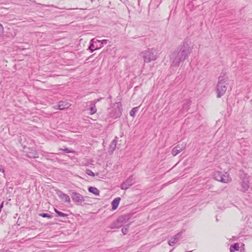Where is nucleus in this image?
I'll return each mask as SVG.
<instances>
[{
    "label": "nucleus",
    "instance_id": "f257e3e1",
    "mask_svg": "<svg viewBox=\"0 0 252 252\" xmlns=\"http://www.w3.org/2000/svg\"><path fill=\"white\" fill-rule=\"evenodd\" d=\"M191 51L192 49L189 46V40L185 39L184 42L171 54V66H179L180 63L184 62L189 58Z\"/></svg>",
    "mask_w": 252,
    "mask_h": 252
},
{
    "label": "nucleus",
    "instance_id": "f03ea898",
    "mask_svg": "<svg viewBox=\"0 0 252 252\" xmlns=\"http://www.w3.org/2000/svg\"><path fill=\"white\" fill-rule=\"evenodd\" d=\"M228 80V78L225 77L224 74H222V73H221L219 77L218 82L216 89L218 98L221 97L225 94L227 88Z\"/></svg>",
    "mask_w": 252,
    "mask_h": 252
},
{
    "label": "nucleus",
    "instance_id": "7ed1b4c3",
    "mask_svg": "<svg viewBox=\"0 0 252 252\" xmlns=\"http://www.w3.org/2000/svg\"><path fill=\"white\" fill-rule=\"evenodd\" d=\"M130 214H125L120 216L115 221H114L109 226L111 229L119 228L127 222L130 219Z\"/></svg>",
    "mask_w": 252,
    "mask_h": 252
},
{
    "label": "nucleus",
    "instance_id": "20e7f679",
    "mask_svg": "<svg viewBox=\"0 0 252 252\" xmlns=\"http://www.w3.org/2000/svg\"><path fill=\"white\" fill-rule=\"evenodd\" d=\"M143 58L145 63H148L152 61H155L157 58V52L154 48L148 49L143 52Z\"/></svg>",
    "mask_w": 252,
    "mask_h": 252
},
{
    "label": "nucleus",
    "instance_id": "39448f33",
    "mask_svg": "<svg viewBox=\"0 0 252 252\" xmlns=\"http://www.w3.org/2000/svg\"><path fill=\"white\" fill-rule=\"evenodd\" d=\"M117 107L113 108L109 112V117L113 119H116L119 118L122 114V105L120 102L116 103Z\"/></svg>",
    "mask_w": 252,
    "mask_h": 252
},
{
    "label": "nucleus",
    "instance_id": "423d86ee",
    "mask_svg": "<svg viewBox=\"0 0 252 252\" xmlns=\"http://www.w3.org/2000/svg\"><path fill=\"white\" fill-rule=\"evenodd\" d=\"M134 182V178L133 176L131 175L121 184L120 188L123 190H126L133 185Z\"/></svg>",
    "mask_w": 252,
    "mask_h": 252
},
{
    "label": "nucleus",
    "instance_id": "0eeeda50",
    "mask_svg": "<svg viewBox=\"0 0 252 252\" xmlns=\"http://www.w3.org/2000/svg\"><path fill=\"white\" fill-rule=\"evenodd\" d=\"M100 40L95 39L94 38L92 39L91 40L90 44L89 47V49L91 52H93L94 50H97L101 48V45H99Z\"/></svg>",
    "mask_w": 252,
    "mask_h": 252
},
{
    "label": "nucleus",
    "instance_id": "6e6552de",
    "mask_svg": "<svg viewBox=\"0 0 252 252\" xmlns=\"http://www.w3.org/2000/svg\"><path fill=\"white\" fill-rule=\"evenodd\" d=\"M186 148V145L181 144V145H177L172 150V155L173 156H177L178 154H179L181 152H182L183 150Z\"/></svg>",
    "mask_w": 252,
    "mask_h": 252
},
{
    "label": "nucleus",
    "instance_id": "1a4fd4ad",
    "mask_svg": "<svg viewBox=\"0 0 252 252\" xmlns=\"http://www.w3.org/2000/svg\"><path fill=\"white\" fill-rule=\"evenodd\" d=\"M182 234V232H180L172 237L171 239L168 241V243L169 245L172 246L175 244L181 237Z\"/></svg>",
    "mask_w": 252,
    "mask_h": 252
},
{
    "label": "nucleus",
    "instance_id": "9d476101",
    "mask_svg": "<svg viewBox=\"0 0 252 252\" xmlns=\"http://www.w3.org/2000/svg\"><path fill=\"white\" fill-rule=\"evenodd\" d=\"M240 185L241 189L240 190L243 192H246L250 188L249 180L241 181Z\"/></svg>",
    "mask_w": 252,
    "mask_h": 252
},
{
    "label": "nucleus",
    "instance_id": "9b49d317",
    "mask_svg": "<svg viewBox=\"0 0 252 252\" xmlns=\"http://www.w3.org/2000/svg\"><path fill=\"white\" fill-rule=\"evenodd\" d=\"M87 104L88 106H89V108L86 110L89 111L88 114L90 115H93L95 114L97 111V109L94 103L88 102Z\"/></svg>",
    "mask_w": 252,
    "mask_h": 252
},
{
    "label": "nucleus",
    "instance_id": "f8f14e48",
    "mask_svg": "<svg viewBox=\"0 0 252 252\" xmlns=\"http://www.w3.org/2000/svg\"><path fill=\"white\" fill-rule=\"evenodd\" d=\"M57 194L62 201L65 202H70V198L68 195L63 193L62 191L60 190H58L57 191Z\"/></svg>",
    "mask_w": 252,
    "mask_h": 252
},
{
    "label": "nucleus",
    "instance_id": "ddd939ff",
    "mask_svg": "<svg viewBox=\"0 0 252 252\" xmlns=\"http://www.w3.org/2000/svg\"><path fill=\"white\" fill-rule=\"evenodd\" d=\"M213 178L217 181L220 182H224L225 179L220 178L221 176V172L220 171H215L213 175Z\"/></svg>",
    "mask_w": 252,
    "mask_h": 252
},
{
    "label": "nucleus",
    "instance_id": "4468645a",
    "mask_svg": "<svg viewBox=\"0 0 252 252\" xmlns=\"http://www.w3.org/2000/svg\"><path fill=\"white\" fill-rule=\"evenodd\" d=\"M120 200H121L120 197H117V198H115L112 201V202L111 203L112 210H115L118 208Z\"/></svg>",
    "mask_w": 252,
    "mask_h": 252
},
{
    "label": "nucleus",
    "instance_id": "2eb2a0df",
    "mask_svg": "<svg viewBox=\"0 0 252 252\" xmlns=\"http://www.w3.org/2000/svg\"><path fill=\"white\" fill-rule=\"evenodd\" d=\"M26 156L29 158H38L37 152L33 149L30 150V151L27 152Z\"/></svg>",
    "mask_w": 252,
    "mask_h": 252
},
{
    "label": "nucleus",
    "instance_id": "dca6fc26",
    "mask_svg": "<svg viewBox=\"0 0 252 252\" xmlns=\"http://www.w3.org/2000/svg\"><path fill=\"white\" fill-rule=\"evenodd\" d=\"M69 106V104L65 101H60L58 105L59 110H63L68 108Z\"/></svg>",
    "mask_w": 252,
    "mask_h": 252
},
{
    "label": "nucleus",
    "instance_id": "f3484780",
    "mask_svg": "<svg viewBox=\"0 0 252 252\" xmlns=\"http://www.w3.org/2000/svg\"><path fill=\"white\" fill-rule=\"evenodd\" d=\"M220 178H222V179H225L224 182H221L222 183H227L229 182L231 180V178L229 176V174L227 172H225L224 174H222L221 173V176Z\"/></svg>",
    "mask_w": 252,
    "mask_h": 252
},
{
    "label": "nucleus",
    "instance_id": "a211bd4d",
    "mask_svg": "<svg viewBox=\"0 0 252 252\" xmlns=\"http://www.w3.org/2000/svg\"><path fill=\"white\" fill-rule=\"evenodd\" d=\"M239 177L242 181L249 180L248 174L245 173L243 171L241 170L239 172Z\"/></svg>",
    "mask_w": 252,
    "mask_h": 252
},
{
    "label": "nucleus",
    "instance_id": "6ab92c4d",
    "mask_svg": "<svg viewBox=\"0 0 252 252\" xmlns=\"http://www.w3.org/2000/svg\"><path fill=\"white\" fill-rule=\"evenodd\" d=\"M191 104V100L190 99L186 100L183 105V109L184 111H187Z\"/></svg>",
    "mask_w": 252,
    "mask_h": 252
},
{
    "label": "nucleus",
    "instance_id": "aec40b11",
    "mask_svg": "<svg viewBox=\"0 0 252 252\" xmlns=\"http://www.w3.org/2000/svg\"><path fill=\"white\" fill-rule=\"evenodd\" d=\"M88 190L90 192H91L95 195H99V190L95 187H90L89 188Z\"/></svg>",
    "mask_w": 252,
    "mask_h": 252
},
{
    "label": "nucleus",
    "instance_id": "412c9836",
    "mask_svg": "<svg viewBox=\"0 0 252 252\" xmlns=\"http://www.w3.org/2000/svg\"><path fill=\"white\" fill-rule=\"evenodd\" d=\"M117 139V137H116L115 139L112 141L111 144L110 145L109 151H111L112 152H113L116 148Z\"/></svg>",
    "mask_w": 252,
    "mask_h": 252
},
{
    "label": "nucleus",
    "instance_id": "4be33fe9",
    "mask_svg": "<svg viewBox=\"0 0 252 252\" xmlns=\"http://www.w3.org/2000/svg\"><path fill=\"white\" fill-rule=\"evenodd\" d=\"M239 249V244L238 243H235V244L230 246V252H234L235 251H238Z\"/></svg>",
    "mask_w": 252,
    "mask_h": 252
},
{
    "label": "nucleus",
    "instance_id": "5701e85b",
    "mask_svg": "<svg viewBox=\"0 0 252 252\" xmlns=\"http://www.w3.org/2000/svg\"><path fill=\"white\" fill-rule=\"evenodd\" d=\"M71 196L73 200L75 202H79V195L77 193L72 192Z\"/></svg>",
    "mask_w": 252,
    "mask_h": 252
},
{
    "label": "nucleus",
    "instance_id": "b1692460",
    "mask_svg": "<svg viewBox=\"0 0 252 252\" xmlns=\"http://www.w3.org/2000/svg\"><path fill=\"white\" fill-rule=\"evenodd\" d=\"M54 211L56 212V213L57 214L58 216H59V217H65L67 216V214L59 211L58 210H57L56 208H54Z\"/></svg>",
    "mask_w": 252,
    "mask_h": 252
},
{
    "label": "nucleus",
    "instance_id": "393cba45",
    "mask_svg": "<svg viewBox=\"0 0 252 252\" xmlns=\"http://www.w3.org/2000/svg\"><path fill=\"white\" fill-rule=\"evenodd\" d=\"M138 110V107H133L130 111V115L133 117H134L135 115V113L137 112Z\"/></svg>",
    "mask_w": 252,
    "mask_h": 252
},
{
    "label": "nucleus",
    "instance_id": "a878e982",
    "mask_svg": "<svg viewBox=\"0 0 252 252\" xmlns=\"http://www.w3.org/2000/svg\"><path fill=\"white\" fill-rule=\"evenodd\" d=\"M39 216L42 217L43 218H47L49 219H50L53 218V216L52 215H51L48 213H40V214H39Z\"/></svg>",
    "mask_w": 252,
    "mask_h": 252
},
{
    "label": "nucleus",
    "instance_id": "bb28decb",
    "mask_svg": "<svg viewBox=\"0 0 252 252\" xmlns=\"http://www.w3.org/2000/svg\"><path fill=\"white\" fill-rule=\"evenodd\" d=\"M86 173L89 176H94V173L91 170H89V169L86 170Z\"/></svg>",
    "mask_w": 252,
    "mask_h": 252
},
{
    "label": "nucleus",
    "instance_id": "cd10ccee",
    "mask_svg": "<svg viewBox=\"0 0 252 252\" xmlns=\"http://www.w3.org/2000/svg\"><path fill=\"white\" fill-rule=\"evenodd\" d=\"M122 232L124 234H126L128 232V230L126 228H123L122 229Z\"/></svg>",
    "mask_w": 252,
    "mask_h": 252
},
{
    "label": "nucleus",
    "instance_id": "c85d7f7f",
    "mask_svg": "<svg viewBox=\"0 0 252 252\" xmlns=\"http://www.w3.org/2000/svg\"><path fill=\"white\" fill-rule=\"evenodd\" d=\"M101 98H98V99H94V100L92 101H90L91 103H94V105H95V104L97 102H99L100 99Z\"/></svg>",
    "mask_w": 252,
    "mask_h": 252
},
{
    "label": "nucleus",
    "instance_id": "c756f323",
    "mask_svg": "<svg viewBox=\"0 0 252 252\" xmlns=\"http://www.w3.org/2000/svg\"><path fill=\"white\" fill-rule=\"evenodd\" d=\"M3 28L1 24H0V35L3 33Z\"/></svg>",
    "mask_w": 252,
    "mask_h": 252
},
{
    "label": "nucleus",
    "instance_id": "7c9ffc66",
    "mask_svg": "<svg viewBox=\"0 0 252 252\" xmlns=\"http://www.w3.org/2000/svg\"><path fill=\"white\" fill-rule=\"evenodd\" d=\"M107 40L106 39H104V40H102L101 41V42L100 41V44H99V45H102L103 44H106L107 43Z\"/></svg>",
    "mask_w": 252,
    "mask_h": 252
},
{
    "label": "nucleus",
    "instance_id": "2f4dec72",
    "mask_svg": "<svg viewBox=\"0 0 252 252\" xmlns=\"http://www.w3.org/2000/svg\"><path fill=\"white\" fill-rule=\"evenodd\" d=\"M0 171L2 172V173L4 172V168L1 166H0Z\"/></svg>",
    "mask_w": 252,
    "mask_h": 252
},
{
    "label": "nucleus",
    "instance_id": "473e14b6",
    "mask_svg": "<svg viewBox=\"0 0 252 252\" xmlns=\"http://www.w3.org/2000/svg\"><path fill=\"white\" fill-rule=\"evenodd\" d=\"M64 151L66 153H70V151L69 149H64Z\"/></svg>",
    "mask_w": 252,
    "mask_h": 252
}]
</instances>
